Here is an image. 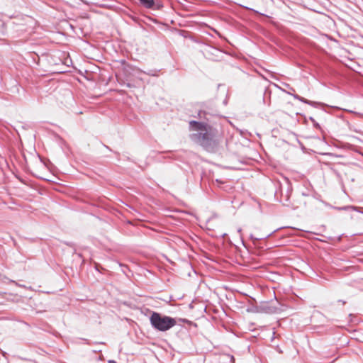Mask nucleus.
I'll use <instances>...</instances> for the list:
<instances>
[{"mask_svg":"<svg viewBox=\"0 0 363 363\" xmlns=\"http://www.w3.org/2000/svg\"><path fill=\"white\" fill-rule=\"evenodd\" d=\"M150 324L157 330L165 332L177 325V319L153 312L150 317Z\"/></svg>","mask_w":363,"mask_h":363,"instance_id":"f257e3e1","label":"nucleus"},{"mask_svg":"<svg viewBox=\"0 0 363 363\" xmlns=\"http://www.w3.org/2000/svg\"><path fill=\"white\" fill-rule=\"evenodd\" d=\"M189 126L191 131L196 132L192 135L194 140L201 142L208 138L209 126L207 124L192 121L189 123Z\"/></svg>","mask_w":363,"mask_h":363,"instance_id":"f03ea898","label":"nucleus"},{"mask_svg":"<svg viewBox=\"0 0 363 363\" xmlns=\"http://www.w3.org/2000/svg\"><path fill=\"white\" fill-rule=\"evenodd\" d=\"M140 4L147 9H151L154 6V0H139Z\"/></svg>","mask_w":363,"mask_h":363,"instance_id":"7ed1b4c3","label":"nucleus"},{"mask_svg":"<svg viewBox=\"0 0 363 363\" xmlns=\"http://www.w3.org/2000/svg\"><path fill=\"white\" fill-rule=\"evenodd\" d=\"M294 98L298 99V100H299V101H302V102H303V103L310 104V102L308 100H306V99H303V98H302V97H301V96H299L298 95H294Z\"/></svg>","mask_w":363,"mask_h":363,"instance_id":"20e7f679","label":"nucleus"}]
</instances>
